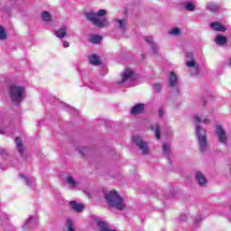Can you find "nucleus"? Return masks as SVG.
Masks as SVG:
<instances>
[{"label":"nucleus","instance_id":"4be33fe9","mask_svg":"<svg viewBox=\"0 0 231 231\" xmlns=\"http://www.w3.org/2000/svg\"><path fill=\"white\" fill-rule=\"evenodd\" d=\"M152 131H154L155 138L160 140L162 138V134H160V125L155 124L151 126Z\"/></svg>","mask_w":231,"mask_h":231},{"label":"nucleus","instance_id":"f3484780","mask_svg":"<svg viewBox=\"0 0 231 231\" xmlns=\"http://www.w3.org/2000/svg\"><path fill=\"white\" fill-rule=\"evenodd\" d=\"M70 208L75 212H82L84 210V205L77 203V201L72 200L69 202Z\"/></svg>","mask_w":231,"mask_h":231},{"label":"nucleus","instance_id":"b1692460","mask_svg":"<svg viewBox=\"0 0 231 231\" xmlns=\"http://www.w3.org/2000/svg\"><path fill=\"white\" fill-rule=\"evenodd\" d=\"M89 62L94 66H98V64H100V59L98 56H97V54H93L89 57Z\"/></svg>","mask_w":231,"mask_h":231},{"label":"nucleus","instance_id":"20e7f679","mask_svg":"<svg viewBox=\"0 0 231 231\" xmlns=\"http://www.w3.org/2000/svg\"><path fill=\"white\" fill-rule=\"evenodd\" d=\"M26 89L23 86L11 85L9 88V95L12 102L21 104L24 99Z\"/></svg>","mask_w":231,"mask_h":231},{"label":"nucleus","instance_id":"bb28decb","mask_svg":"<svg viewBox=\"0 0 231 231\" xmlns=\"http://www.w3.org/2000/svg\"><path fill=\"white\" fill-rule=\"evenodd\" d=\"M42 19L46 23H50L51 21V14L48 11H44L42 13Z\"/></svg>","mask_w":231,"mask_h":231},{"label":"nucleus","instance_id":"c756f323","mask_svg":"<svg viewBox=\"0 0 231 231\" xmlns=\"http://www.w3.org/2000/svg\"><path fill=\"white\" fill-rule=\"evenodd\" d=\"M1 223L4 226H6L8 223H10V219L8 218V215L6 214H2L1 216Z\"/></svg>","mask_w":231,"mask_h":231},{"label":"nucleus","instance_id":"f704fd0d","mask_svg":"<svg viewBox=\"0 0 231 231\" xmlns=\"http://www.w3.org/2000/svg\"><path fill=\"white\" fill-rule=\"evenodd\" d=\"M201 221H203V217H201V215L197 216V217L195 218L194 226H198V224L201 223Z\"/></svg>","mask_w":231,"mask_h":231},{"label":"nucleus","instance_id":"c85d7f7f","mask_svg":"<svg viewBox=\"0 0 231 231\" xmlns=\"http://www.w3.org/2000/svg\"><path fill=\"white\" fill-rule=\"evenodd\" d=\"M20 178H22V180H23L25 185H28L29 187L32 185V183H33V179L28 178V177H26V175L21 174Z\"/></svg>","mask_w":231,"mask_h":231},{"label":"nucleus","instance_id":"423d86ee","mask_svg":"<svg viewBox=\"0 0 231 231\" xmlns=\"http://www.w3.org/2000/svg\"><path fill=\"white\" fill-rule=\"evenodd\" d=\"M215 134L222 145H227L228 143V134H226V130L222 125H217L215 126Z\"/></svg>","mask_w":231,"mask_h":231},{"label":"nucleus","instance_id":"aec40b11","mask_svg":"<svg viewBox=\"0 0 231 231\" xmlns=\"http://www.w3.org/2000/svg\"><path fill=\"white\" fill-rule=\"evenodd\" d=\"M207 8H208V10L209 12H212V13L219 12V5H217V4L214 3V2H209V3H208Z\"/></svg>","mask_w":231,"mask_h":231},{"label":"nucleus","instance_id":"f03ea898","mask_svg":"<svg viewBox=\"0 0 231 231\" xmlns=\"http://www.w3.org/2000/svg\"><path fill=\"white\" fill-rule=\"evenodd\" d=\"M105 199L109 207H113L117 210H125V201L116 190L105 193Z\"/></svg>","mask_w":231,"mask_h":231},{"label":"nucleus","instance_id":"72a5a7b5","mask_svg":"<svg viewBox=\"0 0 231 231\" xmlns=\"http://www.w3.org/2000/svg\"><path fill=\"white\" fill-rule=\"evenodd\" d=\"M153 89L155 93H160L162 89V85H160L159 83L153 84Z\"/></svg>","mask_w":231,"mask_h":231},{"label":"nucleus","instance_id":"6e6552de","mask_svg":"<svg viewBox=\"0 0 231 231\" xmlns=\"http://www.w3.org/2000/svg\"><path fill=\"white\" fill-rule=\"evenodd\" d=\"M113 23H114L115 28L119 30V32H121L122 33H125V32L127 31V28L129 27V23L125 18H122V19L115 18L113 20Z\"/></svg>","mask_w":231,"mask_h":231},{"label":"nucleus","instance_id":"9d476101","mask_svg":"<svg viewBox=\"0 0 231 231\" xmlns=\"http://www.w3.org/2000/svg\"><path fill=\"white\" fill-rule=\"evenodd\" d=\"M195 181L198 183L199 187H207V183H208V180H207V177H205V174L203 172L197 171H195Z\"/></svg>","mask_w":231,"mask_h":231},{"label":"nucleus","instance_id":"7ed1b4c3","mask_svg":"<svg viewBox=\"0 0 231 231\" xmlns=\"http://www.w3.org/2000/svg\"><path fill=\"white\" fill-rule=\"evenodd\" d=\"M195 134L197 136L200 152H207V151H208V139L207 137V130H205V128H203L201 125H197Z\"/></svg>","mask_w":231,"mask_h":231},{"label":"nucleus","instance_id":"1a4fd4ad","mask_svg":"<svg viewBox=\"0 0 231 231\" xmlns=\"http://www.w3.org/2000/svg\"><path fill=\"white\" fill-rule=\"evenodd\" d=\"M134 80V71L131 69L126 68L122 74V84H125L126 82H133Z\"/></svg>","mask_w":231,"mask_h":231},{"label":"nucleus","instance_id":"6ab92c4d","mask_svg":"<svg viewBox=\"0 0 231 231\" xmlns=\"http://www.w3.org/2000/svg\"><path fill=\"white\" fill-rule=\"evenodd\" d=\"M14 142L16 143V148L18 149L19 153L21 154V156H23V154H24V147L23 146V140H21V138L16 137L14 139Z\"/></svg>","mask_w":231,"mask_h":231},{"label":"nucleus","instance_id":"0eeeda50","mask_svg":"<svg viewBox=\"0 0 231 231\" xmlns=\"http://www.w3.org/2000/svg\"><path fill=\"white\" fill-rule=\"evenodd\" d=\"M133 143L138 147L143 154H149V144L143 140V137L140 135H134L132 139Z\"/></svg>","mask_w":231,"mask_h":231},{"label":"nucleus","instance_id":"2eb2a0df","mask_svg":"<svg viewBox=\"0 0 231 231\" xmlns=\"http://www.w3.org/2000/svg\"><path fill=\"white\" fill-rule=\"evenodd\" d=\"M210 26L215 32H226V27L223 26L219 22H213Z\"/></svg>","mask_w":231,"mask_h":231},{"label":"nucleus","instance_id":"4c0bfd02","mask_svg":"<svg viewBox=\"0 0 231 231\" xmlns=\"http://www.w3.org/2000/svg\"><path fill=\"white\" fill-rule=\"evenodd\" d=\"M32 219H33V216H31L30 218L23 224L24 226H26L29 223H32Z\"/></svg>","mask_w":231,"mask_h":231},{"label":"nucleus","instance_id":"c9c22d12","mask_svg":"<svg viewBox=\"0 0 231 231\" xmlns=\"http://www.w3.org/2000/svg\"><path fill=\"white\" fill-rule=\"evenodd\" d=\"M79 154L84 155V154H86V151H88V148L87 147H81V148L79 149Z\"/></svg>","mask_w":231,"mask_h":231},{"label":"nucleus","instance_id":"473e14b6","mask_svg":"<svg viewBox=\"0 0 231 231\" xmlns=\"http://www.w3.org/2000/svg\"><path fill=\"white\" fill-rule=\"evenodd\" d=\"M169 33L170 35H181V31L180 30V28L175 27L171 29Z\"/></svg>","mask_w":231,"mask_h":231},{"label":"nucleus","instance_id":"dca6fc26","mask_svg":"<svg viewBox=\"0 0 231 231\" xmlns=\"http://www.w3.org/2000/svg\"><path fill=\"white\" fill-rule=\"evenodd\" d=\"M144 107H145V105L137 104L132 107L131 114L132 115H139V113H143Z\"/></svg>","mask_w":231,"mask_h":231},{"label":"nucleus","instance_id":"9b49d317","mask_svg":"<svg viewBox=\"0 0 231 231\" xmlns=\"http://www.w3.org/2000/svg\"><path fill=\"white\" fill-rule=\"evenodd\" d=\"M169 88H177V93L180 92V88H178V76L176 73L171 72L168 79Z\"/></svg>","mask_w":231,"mask_h":231},{"label":"nucleus","instance_id":"2f4dec72","mask_svg":"<svg viewBox=\"0 0 231 231\" xmlns=\"http://www.w3.org/2000/svg\"><path fill=\"white\" fill-rule=\"evenodd\" d=\"M66 226L68 228V231H75V227L73 226V221L71 218L67 219Z\"/></svg>","mask_w":231,"mask_h":231},{"label":"nucleus","instance_id":"cd10ccee","mask_svg":"<svg viewBox=\"0 0 231 231\" xmlns=\"http://www.w3.org/2000/svg\"><path fill=\"white\" fill-rule=\"evenodd\" d=\"M100 41H102V36H100V35H91L90 36V42H92L93 44H98V42H100Z\"/></svg>","mask_w":231,"mask_h":231},{"label":"nucleus","instance_id":"e433bc0d","mask_svg":"<svg viewBox=\"0 0 231 231\" xmlns=\"http://www.w3.org/2000/svg\"><path fill=\"white\" fill-rule=\"evenodd\" d=\"M164 111L162 108H160L159 111H158V115H159V117L160 118H163V115H164Z\"/></svg>","mask_w":231,"mask_h":231},{"label":"nucleus","instance_id":"58836bf2","mask_svg":"<svg viewBox=\"0 0 231 231\" xmlns=\"http://www.w3.org/2000/svg\"><path fill=\"white\" fill-rule=\"evenodd\" d=\"M63 47L64 48H69V42H63Z\"/></svg>","mask_w":231,"mask_h":231},{"label":"nucleus","instance_id":"7c9ffc66","mask_svg":"<svg viewBox=\"0 0 231 231\" xmlns=\"http://www.w3.org/2000/svg\"><path fill=\"white\" fill-rule=\"evenodd\" d=\"M6 37V31L2 25H0V41H5Z\"/></svg>","mask_w":231,"mask_h":231},{"label":"nucleus","instance_id":"39448f33","mask_svg":"<svg viewBox=\"0 0 231 231\" xmlns=\"http://www.w3.org/2000/svg\"><path fill=\"white\" fill-rule=\"evenodd\" d=\"M186 59V66L188 68H192L190 69L191 75H194L195 77L196 75H199V65L194 60V53L187 52Z\"/></svg>","mask_w":231,"mask_h":231},{"label":"nucleus","instance_id":"f8f14e48","mask_svg":"<svg viewBox=\"0 0 231 231\" xmlns=\"http://www.w3.org/2000/svg\"><path fill=\"white\" fill-rule=\"evenodd\" d=\"M97 225L99 231H116L115 229H111L109 224L102 220H97Z\"/></svg>","mask_w":231,"mask_h":231},{"label":"nucleus","instance_id":"412c9836","mask_svg":"<svg viewBox=\"0 0 231 231\" xmlns=\"http://www.w3.org/2000/svg\"><path fill=\"white\" fill-rule=\"evenodd\" d=\"M162 151L166 158H171V144L166 143H162Z\"/></svg>","mask_w":231,"mask_h":231},{"label":"nucleus","instance_id":"37998d69","mask_svg":"<svg viewBox=\"0 0 231 231\" xmlns=\"http://www.w3.org/2000/svg\"><path fill=\"white\" fill-rule=\"evenodd\" d=\"M0 134H5V130H0Z\"/></svg>","mask_w":231,"mask_h":231},{"label":"nucleus","instance_id":"5701e85b","mask_svg":"<svg viewBox=\"0 0 231 231\" xmlns=\"http://www.w3.org/2000/svg\"><path fill=\"white\" fill-rule=\"evenodd\" d=\"M193 118H194L195 124H200V122H203V124H205V125L210 124V119L204 118L203 120H201V117H199V116H198V114H195L193 116Z\"/></svg>","mask_w":231,"mask_h":231},{"label":"nucleus","instance_id":"a211bd4d","mask_svg":"<svg viewBox=\"0 0 231 231\" xmlns=\"http://www.w3.org/2000/svg\"><path fill=\"white\" fill-rule=\"evenodd\" d=\"M215 42L216 44H217V46H225V44H226L227 42V40H226V37L219 34L216 36Z\"/></svg>","mask_w":231,"mask_h":231},{"label":"nucleus","instance_id":"393cba45","mask_svg":"<svg viewBox=\"0 0 231 231\" xmlns=\"http://www.w3.org/2000/svg\"><path fill=\"white\" fill-rule=\"evenodd\" d=\"M66 182L69 185V187H71V189H75V187L79 185V182H77V180H75V179H73L71 176L67 177Z\"/></svg>","mask_w":231,"mask_h":231},{"label":"nucleus","instance_id":"a19ab883","mask_svg":"<svg viewBox=\"0 0 231 231\" xmlns=\"http://www.w3.org/2000/svg\"><path fill=\"white\" fill-rule=\"evenodd\" d=\"M98 88V85H95V87H90V89H97Z\"/></svg>","mask_w":231,"mask_h":231},{"label":"nucleus","instance_id":"a878e982","mask_svg":"<svg viewBox=\"0 0 231 231\" xmlns=\"http://www.w3.org/2000/svg\"><path fill=\"white\" fill-rule=\"evenodd\" d=\"M183 6L188 12H194V10H196V5L190 2H184Z\"/></svg>","mask_w":231,"mask_h":231},{"label":"nucleus","instance_id":"ddd939ff","mask_svg":"<svg viewBox=\"0 0 231 231\" xmlns=\"http://www.w3.org/2000/svg\"><path fill=\"white\" fill-rule=\"evenodd\" d=\"M54 34L58 39H64L68 35V27L63 26L54 32Z\"/></svg>","mask_w":231,"mask_h":231},{"label":"nucleus","instance_id":"79ce46f5","mask_svg":"<svg viewBox=\"0 0 231 231\" xmlns=\"http://www.w3.org/2000/svg\"><path fill=\"white\" fill-rule=\"evenodd\" d=\"M0 154H5V150L4 149H0Z\"/></svg>","mask_w":231,"mask_h":231},{"label":"nucleus","instance_id":"4468645a","mask_svg":"<svg viewBox=\"0 0 231 231\" xmlns=\"http://www.w3.org/2000/svg\"><path fill=\"white\" fill-rule=\"evenodd\" d=\"M146 42H148V44H150V48L151 50H152L153 53H158V51H160V48L157 47L156 44H154V42L152 41V37L151 36H146L145 38Z\"/></svg>","mask_w":231,"mask_h":231},{"label":"nucleus","instance_id":"f257e3e1","mask_svg":"<svg viewBox=\"0 0 231 231\" xmlns=\"http://www.w3.org/2000/svg\"><path fill=\"white\" fill-rule=\"evenodd\" d=\"M106 14V10L101 9L97 13H86L85 17L88 21H90L94 26H97V28H106V26H109V21H107V18L104 17Z\"/></svg>","mask_w":231,"mask_h":231},{"label":"nucleus","instance_id":"ea45409f","mask_svg":"<svg viewBox=\"0 0 231 231\" xmlns=\"http://www.w3.org/2000/svg\"><path fill=\"white\" fill-rule=\"evenodd\" d=\"M180 221H187V215H181Z\"/></svg>","mask_w":231,"mask_h":231}]
</instances>
